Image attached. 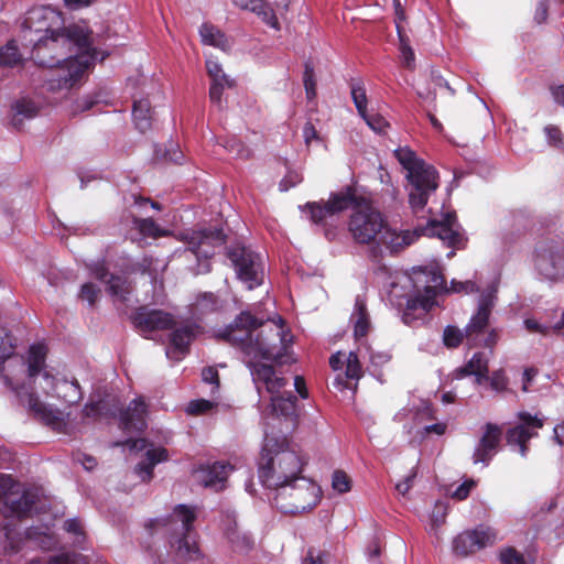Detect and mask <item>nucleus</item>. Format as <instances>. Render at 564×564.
<instances>
[{
  "label": "nucleus",
  "instance_id": "obj_1",
  "mask_svg": "<svg viewBox=\"0 0 564 564\" xmlns=\"http://www.w3.org/2000/svg\"><path fill=\"white\" fill-rule=\"evenodd\" d=\"M46 354L45 345H32L28 352L26 368L21 358L13 359L4 368V384L36 419L53 429H59L64 423L63 412L42 401L41 395L73 405L82 400L83 393L77 380L57 378L46 370Z\"/></svg>",
  "mask_w": 564,
  "mask_h": 564
},
{
  "label": "nucleus",
  "instance_id": "obj_2",
  "mask_svg": "<svg viewBox=\"0 0 564 564\" xmlns=\"http://www.w3.org/2000/svg\"><path fill=\"white\" fill-rule=\"evenodd\" d=\"M35 63L45 67H56L47 80L52 91L70 89L93 65L96 52L91 48L89 32L79 25L61 31L45 29L32 51Z\"/></svg>",
  "mask_w": 564,
  "mask_h": 564
},
{
  "label": "nucleus",
  "instance_id": "obj_3",
  "mask_svg": "<svg viewBox=\"0 0 564 564\" xmlns=\"http://www.w3.org/2000/svg\"><path fill=\"white\" fill-rule=\"evenodd\" d=\"M348 231L354 241L370 246L375 251L398 252L412 245L420 235L437 237L449 246L459 240L458 225L454 214H446L442 220H432L426 228L398 231L384 216L368 203L354 207L348 221Z\"/></svg>",
  "mask_w": 564,
  "mask_h": 564
},
{
  "label": "nucleus",
  "instance_id": "obj_4",
  "mask_svg": "<svg viewBox=\"0 0 564 564\" xmlns=\"http://www.w3.org/2000/svg\"><path fill=\"white\" fill-rule=\"evenodd\" d=\"M218 337L250 359H281L291 341L281 317L264 321L248 311L241 312Z\"/></svg>",
  "mask_w": 564,
  "mask_h": 564
},
{
  "label": "nucleus",
  "instance_id": "obj_5",
  "mask_svg": "<svg viewBox=\"0 0 564 564\" xmlns=\"http://www.w3.org/2000/svg\"><path fill=\"white\" fill-rule=\"evenodd\" d=\"M304 465L305 462L289 448L285 440L265 436L258 475L267 488L276 492L282 486L293 482L303 476Z\"/></svg>",
  "mask_w": 564,
  "mask_h": 564
},
{
  "label": "nucleus",
  "instance_id": "obj_6",
  "mask_svg": "<svg viewBox=\"0 0 564 564\" xmlns=\"http://www.w3.org/2000/svg\"><path fill=\"white\" fill-rule=\"evenodd\" d=\"M413 282L417 294L406 301V310L402 317L405 324L412 322V313L415 311L421 310L422 313L425 314L432 310V307L437 304L435 299L441 292L469 294L478 291L476 283L473 281L456 282L453 280L451 289H446L444 278L437 268H433L430 271L425 269L415 271Z\"/></svg>",
  "mask_w": 564,
  "mask_h": 564
},
{
  "label": "nucleus",
  "instance_id": "obj_7",
  "mask_svg": "<svg viewBox=\"0 0 564 564\" xmlns=\"http://www.w3.org/2000/svg\"><path fill=\"white\" fill-rule=\"evenodd\" d=\"M394 154L406 171L410 207L414 214H419L438 187L437 172L432 165L417 158L409 148H400L395 150Z\"/></svg>",
  "mask_w": 564,
  "mask_h": 564
},
{
  "label": "nucleus",
  "instance_id": "obj_8",
  "mask_svg": "<svg viewBox=\"0 0 564 564\" xmlns=\"http://www.w3.org/2000/svg\"><path fill=\"white\" fill-rule=\"evenodd\" d=\"M195 519V508L177 505L169 517L151 520L150 524L154 529H163L171 532L176 538L172 542V547L176 549L177 560L187 562L196 561L200 556L195 536L191 532Z\"/></svg>",
  "mask_w": 564,
  "mask_h": 564
},
{
  "label": "nucleus",
  "instance_id": "obj_9",
  "mask_svg": "<svg viewBox=\"0 0 564 564\" xmlns=\"http://www.w3.org/2000/svg\"><path fill=\"white\" fill-rule=\"evenodd\" d=\"M248 367L257 388L260 389V384H263L267 392L271 394L272 413L276 416L292 419L296 411V397L291 392L282 393V390L289 384L288 379L267 364L250 360Z\"/></svg>",
  "mask_w": 564,
  "mask_h": 564
},
{
  "label": "nucleus",
  "instance_id": "obj_10",
  "mask_svg": "<svg viewBox=\"0 0 564 564\" xmlns=\"http://www.w3.org/2000/svg\"><path fill=\"white\" fill-rule=\"evenodd\" d=\"M0 500L3 517L22 519L37 511L40 495L36 489L14 481L10 475L0 474Z\"/></svg>",
  "mask_w": 564,
  "mask_h": 564
},
{
  "label": "nucleus",
  "instance_id": "obj_11",
  "mask_svg": "<svg viewBox=\"0 0 564 564\" xmlns=\"http://www.w3.org/2000/svg\"><path fill=\"white\" fill-rule=\"evenodd\" d=\"M321 487L312 479L301 476L275 492L276 507L285 513L305 512L321 500Z\"/></svg>",
  "mask_w": 564,
  "mask_h": 564
},
{
  "label": "nucleus",
  "instance_id": "obj_12",
  "mask_svg": "<svg viewBox=\"0 0 564 564\" xmlns=\"http://www.w3.org/2000/svg\"><path fill=\"white\" fill-rule=\"evenodd\" d=\"M3 535L2 549L9 556L23 552V556L36 547L43 551H50L57 546L58 540L47 527H34L22 536L20 533L4 527L0 531Z\"/></svg>",
  "mask_w": 564,
  "mask_h": 564
},
{
  "label": "nucleus",
  "instance_id": "obj_13",
  "mask_svg": "<svg viewBox=\"0 0 564 564\" xmlns=\"http://www.w3.org/2000/svg\"><path fill=\"white\" fill-rule=\"evenodd\" d=\"M228 257L231 260L237 276L248 285V289L260 285L264 276L262 257L252 250L237 246L229 250Z\"/></svg>",
  "mask_w": 564,
  "mask_h": 564
},
{
  "label": "nucleus",
  "instance_id": "obj_14",
  "mask_svg": "<svg viewBox=\"0 0 564 564\" xmlns=\"http://www.w3.org/2000/svg\"><path fill=\"white\" fill-rule=\"evenodd\" d=\"M497 291L498 280L495 279L479 296L477 312L465 327V339L470 347L478 346L481 341L480 336L487 330L491 308L496 303Z\"/></svg>",
  "mask_w": 564,
  "mask_h": 564
},
{
  "label": "nucleus",
  "instance_id": "obj_15",
  "mask_svg": "<svg viewBox=\"0 0 564 564\" xmlns=\"http://www.w3.org/2000/svg\"><path fill=\"white\" fill-rule=\"evenodd\" d=\"M534 268L544 279L558 281L564 276V248L553 242L539 246Z\"/></svg>",
  "mask_w": 564,
  "mask_h": 564
},
{
  "label": "nucleus",
  "instance_id": "obj_16",
  "mask_svg": "<svg viewBox=\"0 0 564 564\" xmlns=\"http://www.w3.org/2000/svg\"><path fill=\"white\" fill-rule=\"evenodd\" d=\"M544 425V419L538 414H531L527 411L517 413L516 424L508 430L507 441L510 445L519 446L522 456L527 455V442L538 436L539 430Z\"/></svg>",
  "mask_w": 564,
  "mask_h": 564
},
{
  "label": "nucleus",
  "instance_id": "obj_17",
  "mask_svg": "<svg viewBox=\"0 0 564 564\" xmlns=\"http://www.w3.org/2000/svg\"><path fill=\"white\" fill-rule=\"evenodd\" d=\"M498 532L487 525H478L458 534L453 541V550L458 555H468L477 550L491 546L498 541Z\"/></svg>",
  "mask_w": 564,
  "mask_h": 564
},
{
  "label": "nucleus",
  "instance_id": "obj_18",
  "mask_svg": "<svg viewBox=\"0 0 564 564\" xmlns=\"http://www.w3.org/2000/svg\"><path fill=\"white\" fill-rule=\"evenodd\" d=\"M186 240L192 253L197 258L210 257L216 247L221 246L225 242V237L220 229H205L199 231H193L186 235Z\"/></svg>",
  "mask_w": 564,
  "mask_h": 564
},
{
  "label": "nucleus",
  "instance_id": "obj_19",
  "mask_svg": "<svg viewBox=\"0 0 564 564\" xmlns=\"http://www.w3.org/2000/svg\"><path fill=\"white\" fill-rule=\"evenodd\" d=\"M89 271L94 278L107 285V291L115 302H126L128 300L131 285L127 279L109 273L104 262L90 264Z\"/></svg>",
  "mask_w": 564,
  "mask_h": 564
},
{
  "label": "nucleus",
  "instance_id": "obj_20",
  "mask_svg": "<svg viewBox=\"0 0 564 564\" xmlns=\"http://www.w3.org/2000/svg\"><path fill=\"white\" fill-rule=\"evenodd\" d=\"M501 434L502 432L499 426L491 423L486 424L484 434L473 454L474 464H482L484 466L489 464L498 452Z\"/></svg>",
  "mask_w": 564,
  "mask_h": 564
},
{
  "label": "nucleus",
  "instance_id": "obj_21",
  "mask_svg": "<svg viewBox=\"0 0 564 564\" xmlns=\"http://www.w3.org/2000/svg\"><path fill=\"white\" fill-rule=\"evenodd\" d=\"M232 466L225 463L200 466L194 471V479L199 485L219 491L225 488V482Z\"/></svg>",
  "mask_w": 564,
  "mask_h": 564
},
{
  "label": "nucleus",
  "instance_id": "obj_22",
  "mask_svg": "<svg viewBox=\"0 0 564 564\" xmlns=\"http://www.w3.org/2000/svg\"><path fill=\"white\" fill-rule=\"evenodd\" d=\"M135 326L142 332L165 329L172 326V316L160 310H148L142 307L133 317Z\"/></svg>",
  "mask_w": 564,
  "mask_h": 564
},
{
  "label": "nucleus",
  "instance_id": "obj_23",
  "mask_svg": "<svg viewBox=\"0 0 564 564\" xmlns=\"http://www.w3.org/2000/svg\"><path fill=\"white\" fill-rule=\"evenodd\" d=\"M198 332L194 324H186L176 328L171 335V345L166 349V357L173 360H180L188 349L191 341Z\"/></svg>",
  "mask_w": 564,
  "mask_h": 564
},
{
  "label": "nucleus",
  "instance_id": "obj_24",
  "mask_svg": "<svg viewBox=\"0 0 564 564\" xmlns=\"http://www.w3.org/2000/svg\"><path fill=\"white\" fill-rule=\"evenodd\" d=\"M147 404L142 398L134 399L120 415L121 425L127 432H140L147 423Z\"/></svg>",
  "mask_w": 564,
  "mask_h": 564
},
{
  "label": "nucleus",
  "instance_id": "obj_25",
  "mask_svg": "<svg viewBox=\"0 0 564 564\" xmlns=\"http://www.w3.org/2000/svg\"><path fill=\"white\" fill-rule=\"evenodd\" d=\"M466 376H474L477 384H481L488 379V357L484 352L474 354L465 366L453 372L455 379H462Z\"/></svg>",
  "mask_w": 564,
  "mask_h": 564
},
{
  "label": "nucleus",
  "instance_id": "obj_26",
  "mask_svg": "<svg viewBox=\"0 0 564 564\" xmlns=\"http://www.w3.org/2000/svg\"><path fill=\"white\" fill-rule=\"evenodd\" d=\"M167 459V452L163 447H151L145 452V460L138 464L135 473L143 481H149L153 476L154 466Z\"/></svg>",
  "mask_w": 564,
  "mask_h": 564
},
{
  "label": "nucleus",
  "instance_id": "obj_27",
  "mask_svg": "<svg viewBox=\"0 0 564 564\" xmlns=\"http://www.w3.org/2000/svg\"><path fill=\"white\" fill-rule=\"evenodd\" d=\"M17 348V339L14 336L4 327L0 326V361H6L1 366L0 372L1 377L4 380V368L8 367L11 361L15 358H21L25 362V367L28 366V359L24 360L22 356L14 355Z\"/></svg>",
  "mask_w": 564,
  "mask_h": 564
},
{
  "label": "nucleus",
  "instance_id": "obj_28",
  "mask_svg": "<svg viewBox=\"0 0 564 564\" xmlns=\"http://www.w3.org/2000/svg\"><path fill=\"white\" fill-rule=\"evenodd\" d=\"M200 41L205 45L214 46L221 51L230 48V42L226 35L212 23H203L198 30Z\"/></svg>",
  "mask_w": 564,
  "mask_h": 564
},
{
  "label": "nucleus",
  "instance_id": "obj_29",
  "mask_svg": "<svg viewBox=\"0 0 564 564\" xmlns=\"http://www.w3.org/2000/svg\"><path fill=\"white\" fill-rule=\"evenodd\" d=\"M132 116L137 129L145 132L151 128L152 110L148 99H139L133 102Z\"/></svg>",
  "mask_w": 564,
  "mask_h": 564
},
{
  "label": "nucleus",
  "instance_id": "obj_30",
  "mask_svg": "<svg viewBox=\"0 0 564 564\" xmlns=\"http://www.w3.org/2000/svg\"><path fill=\"white\" fill-rule=\"evenodd\" d=\"M448 503L446 501H436L429 514L426 529L429 533L438 538L440 529L445 523L448 513Z\"/></svg>",
  "mask_w": 564,
  "mask_h": 564
},
{
  "label": "nucleus",
  "instance_id": "obj_31",
  "mask_svg": "<svg viewBox=\"0 0 564 564\" xmlns=\"http://www.w3.org/2000/svg\"><path fill=\"white\" fill-rule=\"evenodd\" d=\"M351 322L354 323V335L356 339L367 335L370 328V322L366 312V305L360 300L356 301L355 311L351 315Z\"/></svg>",
  "mask_w": 564,
  "mask_h": 564
},
{
  "label": "nucleus",
  "instance_id": "obj_32",
  "mask_svg": "<svg viewBox=\"0 0 564 564\" xmlns=\"http://www.w3.org/2000/svg\"><path fill=\"white\" fill-rule=\"evenodd\" d=\"M12 123L18 127L24 119L34 118L39 112V108L32 100L23 98L12 105Z\"/></svg>",
  "mask_w": 564,
  "mask_h": 564
},
{
  "label": "nucleus",
  "instance_id": "obj_33",
  "mask_svg": "<svg viewBox=\"0 0 564 564\" xmlns=\"http://www.w3.org/2000/svg\"><path fill=\"white\" fill-rule=\"evenodd\" d=\"M228 521L229 524L225 528V534L228 541L236 550L242 551L250 549L252 545L251 538L247 533L239 531L235 520L229 519Z\"/></svg>",
  "mask_w": 564,
  "mask_h": 564
},
{
  "label": "nucleus",
  "instance_id": "obj_34",
  "mask_svg": "<svg viewBox=\"0 0 564 564\" xmlns=\"http://www.w3.org/2000/svg\"><path fill=\"white\" fill-rule=\"evenodd\" d=\"M206 70L212 83H225L228 88H232L235 86V80L224 72L223 66L212 56L206 58Z\"/></svg>",
  "mask_w": 564,
  "mask_h": 564
},
{
  "label": "nucleus",
  "instance_id": "obj_35",
  "mask_svg": "<svg viewBox=\"0 0 564 564\" xmlns=\"http://www.w3.org/2000/svg\"><path fill=\"white\" fill-rule=\"evenodd\" d=\"M135 228L141 235L151 238L166 237L171 234L170 230L161 228L153 219L143 218L134 221Z\"/></svg>",
  "mask_w": 564,
  "mask_h": 564
},
{
  "label": "nucleus",
  "instance_id": "obj_36",
  "mask_svg": "<svg viewBox=\"0 0 564 564\" xmlns=\"http://www.w3.org/2000/svg\"><path fill=\"white\" fill-rule=\"evenodd\" d=\"M22 59L19 48L14 41L8 42L4 46L0 47V66L13 67Z\"/></svg>",
  "mask_w": 564,
  "mask_h": 564
},
{
  "label": "nucleus",
  "instance_id": "obj_37",
  "mask_svg": "<svg viewBox=\"0 0 564 564\" xmlns=\"http://www.w3.org/2000/svg\"><path fill=\"white\" fill-rule=\"evenodd\" d=\"M351 98L355 104V107L360 117H365L367 111V94L366 88L361 82H354L350 85Z\"/></svg>",
  "mask_w": 564,
  "mask_h": 564
},
{
  "label": "nucleus",
  "instance_id": "obj_38",
  "mask_svg": "<svg viewBox=\"0 0 564 564\" xmlns=\"http://www.w3.org/2000/svg\"><path fill=\"white\" fill-rule=\"evenodd\" d=\"M354 202V196L350 193H337L330 196L326 203L330 215L348 209Z\"/></svg>",
  "mask_w": 564,
  "mask_h": 564
},
{
  "label": "nucleus",
  "instance_id": "obj_39",
  "mask_svg": "<svg viewBox=\"0 0 564 564\" xmlns=\"http://www.w3.org/2000/svg\"><path fill=\"white\" fill-rule=\"evenodd\" d=\"M398 35L400 40V57L402 64L406 68H413L415 62V55L412 47L409 44V40L402 34L401 28L398 25Z\"/></svg>",
  "mask_w": 564,
  "mask_h": 564
},
{
  "label": "nucleus",
  "instance_id": "obj_40",
  "mask_svg": "<svg viewBox=\"0 0 564 564\" xmlns=\"http://www.w3.org/2000/svg\"><path fill=\"white\" fill-rule=\"evenodd\" d=\"M64 530L74 535V544L79 546L85 541V531L78 519H68L64 522Z\"/></svg>",
  "mask_w": 564,
  "mask_h": 564
},
{
  "label": "nucleus",
  "instance_id": "obj_41",
  "mask_svg": "<svg viewBox=\"0 0 564 564\" xmlns=\"http://www.w3.org/2000/svg\"><path fill=\"white\" fill-rule=\"evenodd\" d=\"M332 487L338 494H346L351 489V479L343 470H336L332 476Z\"/></svg>",
  "mask_w": 564,
  "mask_h": 564
},
{
  "label": "nucleus",
  "instance_id": "obj_42",
  "mask_svg": "<svg viewBox=\"0 0 564 564\" xmlns=\"http://www.w3.org/2000/svg\"><path fill=\"white\" fill-rule=\"evenodd\" d=\"M465 338V330H460L455 326H447L443 333V341L449 348L457 347Z\"/></svg>",
  "mask_w": 564,
  "mask_h": 564
},
{
  "label": "nucleus",
  "instance_id": "obj_43",
  "mask_svg": "<svg viewBox=\"0 0 564 564\" xmlns=\"http://www.w3.org/2000/svg\"><path fill=\"white\" fill-rule=\"evenodd\" d=\"M347 379L358 380L361 375V366L358 360V356L356 352L350 351L346 358V371Z\"/></svg>",
  "mask_w": 564,
  "mask_h": 564
},
{
  "label": "nucleus",
  "instance_id": "obj_44",
  "mask_svg": "<svg viewBox=\"0 0 564 564\" xmlns=\"http://www.w3.org/2000/svg\"><path fill=\"white\" fill-rule=\"evenodd\" d=\"M547 143L564 152V134L556 126L549 124L544 128Z\"/></svg>",
  "mask_w": 564,
  "mask_h": 564
},
{
  "label": "nucleus",
  "instance_id": "obj_45",
  "mask_svg": "<svg viewBox=\"0 0 564 564\" xmlns=\"http://www.w3.org/2000/svg\"><path fill=\"white\" fill-rule=\"evenodd\" d=\"M368 127L375 131L376 133H384L387 128L389 127L388 121L378 113H366L365 117H361Z\"/></svg>",
  "mask_w": 564,
  "mask_h": 564
},
{
  "label": "nucleus",
  "instance_id": "obj_46",
  "mask_svg": "<svg viewBox=\"0 0 564 564\" xmlns=\"http://www.w3.org/2000/svg\"><path fill=\"white\" fill-rule=\"evenodd\" d=\"M261 7V9L254 10L253 12L259 15L265 24L278 30L279 21L273 9L265 1L262 2Z\"/></svg>",
  "mask_w": 564,
  "mask_h": 564
},
{
  "label": "nucleus",
  "instance_id": "obj_47",
  "mask_svg": "<svg viewBox=\"0 0 564 564\" xmlns=\"http://www.w3.org/2000/svg\"><path fill=\"white\" fill-rule=\"evenodd\" d=\"M86 416H100L109 412L106 400L90 401L83 410Z\"/></svg>",
  "mask_w": 564,
  "mask_h": 564
},
{
  "label": "nucleus",
  "instance_id": "obj_48",
  "mask_svg": "<svg viewBox=\"0 0 564 564\" xmlns=\"http://www.w3.org/2000/svg\"><path fill=\"white\" fill-rule=\"evenodd\" d=\"M524 326L527 330L532 334H541L543 336H547L553 333L552 325L540 323L534 318L524 319Z\"/></svg>",
  "mask_w": 564,
  "mask_h": 564
},
{
  "label": "nucleus",
  "instance_id": "obj_49",
  "mask_svg": "<svg viewBox=\"0 0 564 564\" xmlns=\"http://www.w3.org/2000/svg\"><path fill=\"white\" fill-rule=\"evenodd\" d=\"M100 295V290L93 283L82 285L79 297L87 301L89 305H94Z\"/></svg>",
  "mask_w": 564,
  "mask_h": 564
},
{
  "label": "nucleus",
  "instance_id": "obj_50",
  "mask_svg": "<svg viewBox=\"0 0 564 564\" xmlns=\"http://www.w3.org/2000/svg\"><path fill=\"white\" fill-rule=\"evenodd\" d=\"M304 87L307 99H313L316 96V83L314 79V72L313 68L310 65L305 66L304 72Z\"/></svg>",
  "mask_w": 564,
  "mask_h": 564
},
{
  "label": "nucleus",
  "instance_id": "obj_51",
  "mask_svg": "<svg viewBox=\"0 0 564 564\" xmlns=\"http://www.w3.org/2000/svg\"><path fill=\"white\" fill-rule=\"evenodd\" d=\"M48 564H86L84 557L77 553H63L51 557Z\"/></svg>",
  "mask_w": 564,
  "mask_h": 564
},
{
  "label": "nucleus",
  "instance_id": "obj_52",
  "mask_svg": "<svg viewBox=\"0 0 564 564\" xmlns=\"http://www.w3.org/2000/svg\"><path fill=\"white\" fill-rule=\"evenodd\" d=\"M306 208L310 210L311 219L315 224H318L323 221L326 217L332 216L330 212L328 210L327 204H325L324 206L317 205L315 203L307 204Z\"/></svg>",
  "mask_w": 564,
  "mask_h": 564
},
{
  "label": "nucleus",
  "instance_id": "obj_53",
  "mask_svg": "<svg viewBox=\"0 0 564 564\" xmlns=\"http://www.w3.org/2000/svg\"><path fill=\"white\" fill-rule=\"evenodd\" d=\"M214 406V403L208 400H194L191 401L186 408L187 413L189 414H202L206 413L209 410H212Z\"/></svg>",
  "mask_w": 564,
  "mask_h": 564
},
{
  "label": "nucleus",
  "instance_id": "obj_54",
  "mask_svg": "<svg viewBox=\"0 0 564 564\" xmlns=\"http://www.w3.org/2000/svg\"><path fill=\"white\" fill-rule=\"evenodd\" d=\"M50 17L56 18L55 12L48 8H37L30 12L26 23L30 28L34 26L35 21L45 20Z\"/></svg>",
  "mask_w": 564,
  "mask_h": 564
},
{
  "label": "nucleus",
  "instance_id": "obj_55",
  "mask_svg": "<svg viewBox=\"0 0 564 564\" xmlns=\"http://www.w3.org/2000/svg\"><path fill=\"white\" fill-rule=\"evenodd\" d=\"M500 560L502 564H525L523 556L512 547L502 550Z\"/></svg>",
  "mask_w": 564,
  "mask_h": 564
},
{
  "label": "nucleus",
  "instance_id": "obj_56",
  "mask_svg": "<svg viewBox=\"0 0 564 564\" xmlns=\"http://www.w3.org/2000/svg\"><path fill=\"white\" fill-rule=\"evenodd\" d=\"M228 88L225 83H212L209 87V99L213 104L221 108V97L224 90Z\"/></svg>",
  "mask_w": 564,
  "mask_h": 564
},
{
  "label": "nucleus",
  "instance_id": "obj_57",
  "mask_svg": "<svg viewBox=\"0 0 564 564\" xmlns=\"http://www.w3.org/2000/svg\"><path fill=\"white\" fill-rule=\"evenodd\" d=\"M327 554L315 549H310L303 560L304 564H325Z\"/></svg>",
  "mask_w": 564,
  "mask_h": 564
},
{
  "label": "nucleus",
  "instance_id": "obj_58",
  "mask_svg": "<svg viewBox=\"0 0 564 564\" xmlns=\"http://www.w3.org/2000/svg\"><path fill=\"white\" fill-rule=\"evenodd\" d=\"M476 486L475 480L469 479L459 485L456 490L452 494V497L457 500H464L468 497L470 490Z\"/></svg>",
  "mask_w": 564,
  "mask_h": 564
},
{
  "label": "nucleus",
  "instance_id": "obj_59",
  "mask_svg": "<svg viewBox=\"0 0 564 564\" xmlns=\"http://www.w3.org/2000/svg\"><path fill=\"white\" fill-rule=\"evenodd\" d=\"M229 152L235 153L238 158L247 159L250 156V150L239 141H231L225 145Z\"/></svg>",
  "mask_w": 564,
  "mask_h": 564
},
{
  "label": "nucleus",
  "instance_id": "obj_60",
  "mask_svg": "<svg viewBox=\"0 0 564 564\" xmlns=\"http://www.w3.org/2000/svg\"><path fill=\"white\" fill-rule=\"evenodd\" d=\"M490 386L496 391H503L507 388V378L502 371H495L490 377Z\"/></svg>",
  "mask_w": 564,
  "mask_h": 564
},
{
  "label": "nucleus",
  "instance_id": "obj_61",
  "mask_svg": "<svg viewBox=\"0 0 564 564\" xmlns=\"http://www.w3.org/2000/svg\"><path fill=\"white\" fill-rule=\"evenodd\" d=\"M499 335L496 329H487L484 332V334L480 336V344L478 346L484 347H494L498 341Z\"/></svg>",
  "mask_w": 564,
  "mask_h": 564
},
{
  "label": "nucleus",
  "instance_id": "obj_62",
  "mask_svg": "<svg viewBox=\"0 0 564 564\" xmlns=\"http://www.w3.org/2000/svg\"><path fill=\"white\" fill-rule=\"evenodd\" d=\"M369 357H370L371 364L377 367L386 365L391 359L390 354L387 351L371 350Z\"/></svg>",
  "mask_w": 564,
  "mask_h": 564
},
{
  "label": "nucleus",
  "instance_id": "obj_63",
  "mask_svg": "<svg viewBox=\"0 0 564 564\" xmlns=\"http://www.w3.org/2000/svg\"><path fill=\"white\" fill-rule=\"evenodd\" d=\"M263 1L264 0H234V3L240 9L250 10L253 12L254 10L262 8L261 6Z\"/></svg>",
  "mask_w": 564,
  "mask_h": 564
},
{
  "label": "nucleus",
  "instance_id": "obj_64",
  "mask_svg": "<svg viewBox=\"0 0 564 564\" xmlns=\"http://www.w3.org/2000/svg\"><path fill=\"white\" fill-rule=\"evenodd\" d=\"M415 471H412L409 476H406L402 481L398 482L395 489L401 495H406L412 487L413 479L415 478Z\"/></svg>",
  "mask_w": 564,
  "mask_h": 564
}]
</instances>
